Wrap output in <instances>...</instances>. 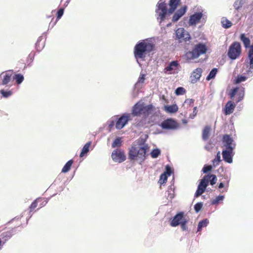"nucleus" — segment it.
I'll return each instance as SVG.
<instances>
[{
  "mask_svg": "<svg viewBox=\"0 0 253 253\" xmlns=\"http://www.w3.org/2000/svg\"><path fill=\"white\" fill-rule=\"evenodd\" d=\"M116 120L114 119H110L107 122L108 127L109 128V131H111V129L114 126Z\"/></svg>",
  "mask_w": 253,
  "mask_h": 253,
  "instance_id": "obj_48",
  "label": "nucleus"
},
{
  "mask_svg": "<svg viewBox=\"0 0 253 253\" xmlns=\"http://www.w3.org/2000/svg\"><path fill=\"white\" fill-rule=\"evenodd\" d=\"M187 10V6L185 5L178 9L172 16V22L174 23L178 21L185 14Z\"/></svg>",
  "mask_w": 253,
  "mask_h": 253,
  "instance_id": "obj_17",
  "label": "nucleus"
},
{
  "mask_svg": "<svg viewBox=\"0 0 253 253\" xmlns=\"http://www.w3.org/2000/svg\"><path fill=\"white\" fill-rule=\"evenodd\" d=\"M47 203V201H44V202H43L42 203V204H41V207H43V206H44Z\"/></svg>",
  "mask_w": 253,
  "mask_h": 253,
  "instance_id": "obj_57",
  "label": "nucleus"
},
{
  "mask_svg": "<svg viewBox=\"0 0 253 253\" xmlns=\"http://www.w3.org/2000/svg\"><path fill=\"white\" fill-rule=\"evenodd\" d=\"M122 141L121 137L116 138L112 143V147H118L122 145Z\"/></svg>",
  "mask_w": 253,
  "mask_h": 253,
  "instance_id": "obj_37",
  "label": "nucleus"
},
{
  "mask_svg": "<svg viewBox=\"0 0 253 253\" xmlns=\"http://www.w3.org/2000/svg\"><path fill=\"white\" fill-rule=\"evenodd\" d=\"M241 53V45L240 42H233L229 46L227 52L228 57L231 60L239 58Z\"/></svg>",
  "mask_w": 253,
  "mask_h": 253,
  "instance_id": "obj_7",
  "label": "nucleus"
},
{
  "mask_svg": "<svg viewBox=\"0 0 253 253\" xmlns=\"http://www.w3.org/2000/svg\"><path fill=\"white\" fill-rule=\"evenodd\" d=\"M0 93L2 95L3 97L7 98L11 96L13 92L10 90L1 89L0 90Z\"/></svg>",
  "mask_w": 253,
  "mask_h": 253,
  "instance_id": "obj_33",
  "label": "nucleus"
},
{
  "mask_svg": "<svg viewBox=\"0 0 253 253\" xmlns=\"http://www.w3.org/2000/svg\"><path fill=\"white\" fill-rule=\"evenodd\" d=\"M73 163V160H70L68 161L64 165L62 169V172L63 173H66L68 172L70 169H71V166Z\"/></svg>",
  "mask_w": 253,
  "mask_h": 253,
  "instance_id": "obj_30",
  "label": "nucleus"
},
{
  "mask_svg": "<svg viewBox=\"0 0 253 253\" xmlns=\"http://www.w3.org/2000/svg\"><path fill=\"white\" fill-rule=\"evenodd\" d=\"M4 234H6V235H5V237H6V238H7L5 240V241H6V240H8L9 239H10V235H8V234L9 233H3L2 234V235H3V236Z\"/></svg>",
  "mask_w": 253,
  "mask_h": 253,
  "instance_id": "obj_56",
  "label": "nucleus"
},
{
  "mask_svg": "<svg viewBox=\"0 0 253 253\" xmlns=\"http://www.w3.org/2000/svg\"><path fill=\"white\" fill-rule=\"evenodd\" d=\"M244 2L243 0H236L233 3V7L234 9V12L235 16L239 17L238 12L241 9Z\"/></svg>",
  "mask_w": 253,
  "mask_h": 253,
  "instance_id": "obj_21",
  "label": "nucleus"
},
{
  "mask_svg": "<svg viewBox=\"0 0 253 253\" xmlns=\"http://www.w3.org/2000/svg\"><path fill=\"white\" fill-rule=\"evenodd\" d=\"M64 9L63 8H61L57 12V20H59L63 15Z\"/></svg>",
  "mask_w": 253,
  "mask_h": 253,
  "instance_id": "obj_49",
  "label": "nucleus"
},
{
  "mask_svg": "<svg viewBox=\"0 0 253 253\" xmlns=\"http://www.w3.org/2000/svg\"><path fill=\"white\" fill-rule=\"evenodd\" d=\"M222 26L225 29L230 28L232 25V22L228 20L226 17H222L221 20Z\"/></svg>",
  "mask_w": 253,
  "mask_h": 253,
  "instance_id": "obj_28",
  "label": "nucleus"
},
{
  "mask_svg": "<svg viewBox=\"0 0 253 253\" xmlns=\"http://www.w3.org/2000/svg\"><path fill=\"white\" fill-rule=\"evenodd\" d=\"M202 69L200 68H198L194 70L190 76L191 82L192 84L196 83L201 77L202 73Z\"/></svg>",
  "mask_w": 253,
  "mask_h": 253,
  "instance_id": "obj_20",
  "label": "nucleus"
},
{
  "mask_svg": "<svg viewBox=\"0 0 253 253\" xmlns=\"http://www.w3.org/2000/svg\"><path fill=\"white\" fill-rule=\"evenodd\" d=\"M111 158L114 162L118 163H121L126 160L124 152L119 149H116L112 152Z\"/></svg>",
  "mask_w": 253,
  "mask_h": 253,
  "instance_id": "obj_11",
  "label": "nucleus"
},
{
  "mask_svg": "<svg viewBox=\"0 0 253 253\" xmlns=\"http://www.w3.org/2000/svg\"><path fill=\"white\" fill-rule=\"evenodd\" d=\"M178 108L176 104L171 105H166L164 106V110L167 113L173 114L178 111Z\"/></svg>",
  "mask_w": 253,
  "mask_h": 253,
  "instance_id": "obj_23",
  "label": "nucleus"
},
{
  "mask_svg": "<svg viewBox=\"0 0 253 253\" xmlns=\"http://www.w3.org/2000/svg\"><path fill=\"white\" fill-rule=\"evenodd\" d=\"M145 74H141L138 78V81L135 84V85H137L138 84H143L145 80Z\"/></svg>",
  "mask_w": 253,
  "mask_h": 253,
  "instance_id": "obj_51",
  "label": "nucleus"
},
{
  "mask_svg": "<svg viewBox=\"0 0 253 253\" xmlns=\"http://www.w3.org/2000/svg\"><path fill=\"white\" fill-rule=\"evenodd\" d=\"M197 107H195L193 108V113L191 114H190V118L191 119H194L195 117V116L197 115Z\"/></svg>",
  "mask_w": 253,
  "mask_h": 253,
  "instance_id": "obj_52",
  "label": "nucleus"
},
{
  "mask_svg": "<svg viewBox=\"0 0 253 253\" xmlns=\"http://www.w3.org/2000/svg\"><path fill=\"white\" fill-rule=\"evenodd\" d=\"M180 0H169V9L167 8V4L165 0H160L156 5L155 10L157 19L160 24L167 18L172 14L176 9L180 3Z\"/></svg>",
  "mask_w": 253,
  "mask_h": 253,
  "instance_id": "obj_1",
  "label": "nucleus"
},
{
  "mask_svg": "<svg viewBox=\"0 0 253 253\" xmlns=\"http://www.w3.org/2000/svg\"><path fill=\"white\" fill-rule=\"evenodd\" d=\"M42 38L40 37L38 39V41L36 43V47L38 50H41L44 46V42L42 44V46H40V42L42 41Z\"/></svg>",
  "mask_w": 253,
  "mask_h": 253,
  "instance_id": "obj_41",
  "label": "nucleus"
},
{
  "mask_svg": "<svg viewBox=\"0 0 253 253\" xmlns=\"http://www.w3.org/2000/svg\"><path fill=\"white\" fill-rule=\"evenodd\" d=\"M235 154L234 150L223 149L222 155L223 160L229 164L233 162V157Z\"/></svg>",
  "mask_w": 253,
  "mask_h": 253,
  "instance_id": "obj_15",
  "label": "nucleus"
},
{
  "mask_svg": "<svg viewBox=\"0 0 253 253\" xmlns=\"http://www.w3.org/2000/svg\"><path fill=\"white\" fill-rule=\"evenodd\" d=\"M179 65L178 61L176 60L172 61L164 69V72L167 74H171L172 72L176 70Z\"/></svg>",
  "mask_w": 253,
  "mask_h": 253,
  "instance_id": "obj_19",
  "label": "nucleus"
},
{
  "mask_svg": "<svg viewBox=\"0 0 253 253\" xmlns=\"http://www.w3.org/2000/svg\"><path fill=\"white\" fill-rule=\"evenodd\" d=\"M203 206L202 202H198L194 205V208L195 212L198 213L202 209Z\"/></svg>",
  "mask_w": 253,
  "mask_h": 253,
  "instance_id": "obj_42",
  "label": "nucleus"
},
{
  "mask_svg": "<svg viewBox=\"0 0 253 253\" xmlns=\"http://www.w3.org/2000/svg\"><path fill=\"white\" fill-rule=\"evenodd\" d=\"M173 170L171 169V167L169 165H167L165 167V170L163 173L168 176H170Z\"/></svg>",
  "mask_w": 253,
  "mask_h": 253,
  "instance_id": "obj_43",
  "label": "nucleus"
},
{
  "mask_svg": "<svg viewBox=\"0 0 253 253\" xmlns=\"http://www.w3.org/2000/svg\"><path fill=\"white\" fill-rule=\"evenodd\" d=\"M69 0H68L67 1V2H68V1H69Z\"/></svg>",
  "mask_w": 253,
  "mask_h": 253,
  "instance_id": "obj_64",
  "label": "nucleus"
},
{
  "mask_svg": "<svg viewBox=\"0 0 253 253\" xmlns=\"http://www.w3.org/2000/svg\"><path fill=\"white\" fill-rule=\"evenodd\" d=\"M217 73V69L216 68H213L210 71L209 75L206 77V80L207 81H210L211 80L214 79L215 78Z\"/></svg>",
  "mask_w": 253,
  "mask_h": 253,
  "instance_id": "obj_31",
  "label": "nucleus"
},
{
  "mask_svg": "<svg viewBox=\"0 0 253 253\" xmlns=\"http://www.w3.org/2000/svg\"><path fill=\"white\" fill-rule=\"evenodd\" d=\"M153 105H145L144 102L139 101L132 107L131 114L134 117L143 115L146 117L153 113Z\"/></svg>",
  "mask_w": 253,
  "mask_h": 253,
  "instance_id": "obj_4",
  "label": "nucleus"
},
{
  "mask_svg": "<svg viewBox=\"0 0 253 253\" xmlns=\"http://www.w3.org/2000/svg\"><path fill=\"white\" fill-rule=\"evenodd\" d=\"M186 92V90L183 87H178L175 90V93L177 95L184 94Z\"/></svg>",
  "mask_w": 253,
  "mask_h": 253,
  "instance_id": "obj_40",
  "label": "nucleus"
},
{
  "mask_svg": "<svg viewBox=\"0 0 253 253\" xmlns=\"http://www.w3.org/2000/svg\"><path fill=\"white\" fill-rule=\"evenodd\" d=\"M175 35L180 42H187L190 40L191 37L189 33L183 28H178L175 31Z\"/></svg>",
  "mask_w": 253,
  "mask_h": 253,
  "instance_id": "obj_12",
  "label": "nucleus"
},
{
  "mask_svg": "<svg viewBox=\"0 0 253 253\" xmlns=\"http://www.w3.org/2000/svg\"><path fill=\"white\" fill-rule=\"evenodd\" d=\"M155 44L148 42V39L141 40L138 42L134 47V56L137 62L139 64L138 60H144L147 55L153 51Z\"/></svg>",
  "mask_w": 253,
  "mask_h": 253,
  "instance_id": "obj_2",
  "label": "nucleus"
},
{
  "mask_svg": "<svg viewBox=\"0 0 253 253\" xmlns=\"http://www.w3.org/2000/svg\"><path fill=\"white\" fill-rule=\"evenodd\" d=\"M131 120V114L129 113H124L117 120L116 123V128L117 129H122Z\"/></svg>",
  "mask_w": 253,
  "mask_h": 253,
  "instance_id": "obj_9",
  "label": "nucleus"
},
{
  "mask_svg": "<svg viewBox=\"0 0 253 253\" xmlns=\"http://www.w3.org/2000/svg\"><path fill=\"white\" fill-rule=\"evenodd\" d=\"M250 4L253 6V1Z\"/></svg>",
  "mask_w": 253,
  "mask_h": 253,
  "instance_id": "obj_63",
  "label": "nucleus"
},
{
  "mask_svg": "<svg viewBox=\"0 0 253 253\" xmlns=\"http://www.w3.org/2000/svg\"><path fill=\"white\" fill-rule=\"evenodd\" d=\"M240 38L245 47L246 48H249L248 61L246 62L249 64V69L247 71V73L250 74L253 72V44L251 45V41L249 38L246 36L245 34H241Z\"/></svg>",
  "mask_w": 253,
  "mask_h": 253,
  "instance_id": "obj_5",
  "label": "nucleus"
},
{
  "mask_svg": "<svg viewBox=\"0 0 253 253\" xmlns=\"http://www.w3.org/2000/svg\"><path fill=\"white\" fill-rule=\"evenodd\" d=\"M204 176H208V177L206 178L207 180L208 181V183L210 182V184L211 185H213L215 184L217 180V177L214 174H208L207 175H205Z\"/></svg>",
  "mask_w": 253,
  "mask_h": 253,
  "instance_id": "obj_29",
  "label": "nucleus"
},
{
  "mask_svg": "<svg viewBox=\"0 0 253 253\" xmlns=\"http://www.w3.org/2000/svg\"><path fill=\"white\" fill-rule=\"evenodd\" d=\"M182 123L184 124H186L187 123V121L185 119L182 120Z\"/></svg>",
  "mask_w": 253,
  "mask_h": 253,
  "instance_id": "obj_59",
  "label": "nucleus"
},
{
  "mask_svg": "<svg viewBox=\"0 0 253 253\" xmlns=\"http://www.w3.org/2000/svg\"><path fill=\"white\" fill-rule=\"evenodd\" d=\"M149 149L147 144H139L138 145L132 146L128 151V158L133 161H136L139 164L145 160L146 153Z\"/></svg>",
  "mask_w": 253,
  "mask_h": 253,
  "instance_id": "obj_3",
  "label": "nucleus"
},
{
  "mask_svg": "<svg viewBox=\"0 0 253 253\" xmlns=\"http://www.w3.org/2000/svg\"><path fill=\"white\" fill-rule=\"evenodd\" d=\"M40 200V198H37L36 199L34 202H32L31 205L30 206V213L31 212V211L34 210L35 208H36L38 205V202Z\"/></svg>",
  "mask_w": 253,
  "mask_h": 253,
  "instance_id": "obj_47",
  "label": "nucleus"
},
{
  "mask_svg": "<svg viewBox=\"0 0 253 253\" xmlns=\"http://www.w3.org/2000/svg\"><path fill=\"white\" fill-rule=\"evenodd\" d=\"M224 187V184L223 182H220L218 184V188L219 189H221V188H223Z\"/></svg>",
  "mask_w": 253,
  "mask_h": 253,
  "instance_id": "obj_55",
  "label": "nucleus"
},
{
  "mask_svg": "<svg viewBox=\"0 0 253 253\" xmlns=\"http://www.w3.org/2000/svg\"><path fill=\"white\" fill-rule=\"evenodd\" d=\"M209 223V221L207 218L200 221L198 225L197 232L201 231L203 227H207Z\"/></svg>",
  "mask_w": 253,
  "mask_h": 253,
  "instance_id": "obj_27",
  "label": "nucleus"
},
{
  "mask_svg": "<svg viewBox=\"0 0 253 253\" xmlns=\"http://www.w3.org/2000/svg\"><path fill=\"white\" fill-rule=\"evenodd\" d=\"M221 161L220 152H218L215 158L212 161V163L214 167L218 166L219 162Z\"/></svg>",
  "mask_w": 253,
  "mask_h": 253,
  "instance_id": "obj_38",
  "label": "nucleus"
},
{
  "mask_svg": "<svg viewBox=\"0 0 253 253\" xmlns=\"http://www.w3.org/2000/svg\"><path fill=\"white\" fill-rule=\"evenodd\" d=\"M13 80H15L16 83L19 84H21L24 80V76L21 74H16L13 77Z\"/></svg>",
  "mask_w": 253,
  "mask_h": 253,
  "instance_id": "obj_32",
  "label": "nucleus"
},
{
  "mask_svg": "<svg viewBox=\"0 0 253 253\" xmlns=\"http://www.w3.org/2000/svg\"><path fill=\"white\" fill-rule=\"evenodd\" d=\"M222 143L225 149L234 150L236 146L233 138L230 135L224 134L222 137Z\"/></svg>",
  "mask_w": 253,
  "mask_h": 253,
  "instance_id": "obj_10",
  "label": "nucleus"
},
{
  "mask_svg": "<svg viewBox=\"0 0 253 253\" xmlns=\"http://www.w3.org/2000/svg\"><path fill=\"white\" fill-rule=\"evenodd\" d=\"M168 179V176L165 174L162 173L160 175V179L159 182L160 184H162L167 182Z\"/></svg>",
  "mask_w": 253,
  "mask_h": 253,
  "instance_id": "obj_45",
  "label": "nucleus"
},
{
  "mask_svg": "<svg viewBox=\"0 0 253 253\" xmlns=\"http://www.w3.org/2000/svg\"><path fill=\"white\" fill-rule=\"evenodd\" d=\"M211 128L209 126H206L203 130L202 138L204 141L207 140L210 136Z\"/></svg>",
  "mask_w": 253,
  "mask_h": 253,
  "instance_id": "obj_26",
  "label": "nucleus"
},
{
  "mask_svg": "<svg viewBox=\"0 0 253 253\" xmlns=\"http://www.w3.org/2000/svg\"><path fill=\"white\" fill-rule=\"evenodd\" d=\"M245 95V88H242V90L238 94V98L236 100V102L238 103L242 101Z\"/></svg>",
  "mask_w": 253,
  "mask_h": 253,
  "instance_id": "obj_39",
  "label": "nucleus"
},
{
  "mask_svg": "<svg viewBox=\"0 0 253 253\" xmlns=\"http://www.w3.org/2000/svg\"><path fill=\"white\" fill-rule=\"evenodd\" d=\"M168 198L171 199L173 198V194L169 193V195L168 196Z\"/></svg>",
  "mask_w": 253,
  "mask_h": 253,
  "instance_id": "obj_58",
  "label": "nucleus"
},
{
  "mask_svg": "<svg viewBox=\"0 0 253 253\" xmlns=\"http://www.w3.org/2000/svg\"><path fill=\"white\" fill-rule=\"evenodd\" d=\"M212 169V167L211 165H205L203 167L202 171L204 173H207L208 172L211 171Z\"/></svg>",
  "mask_w": 253,
  "mask_h": 253,
  "instance_id": "obj_44",
  "label": "nucleus"
},
{
  "mask_svg": "<svg viewBox=\"0 0 253 253\" xmlns=\"http://www.w3.org/2000/svg\"><path fill=\"white\" fill-rule=\"evenodd\" d=\"M91 144V141H89L87 142L83 147L81 152L80 154V157H83L89 152V147L90 146Z\"/></svg>",
  "mask_w": 253,
  "mask_h": 253,
  "instance_id": "obj_25",
  "label": "nucleus"
},
{
  "mask_svg": "<svg viewBox=\"0 0 253 253\" xmlns=\"http://www.w3.org/2000/svg\"><path fill=\"white\" fill-rule=\"evenodd\" d=\"M55 23H56V22H55V23H54L53 24V25H52V27H53L54 25H55Z\"/></svg>",
  "mask_w": 253,
  "mask_h": 253,
  "instance_id": "obj_62",
  "label": "nucleus"
},
{
  "mask_svg": "<svg viewBox=\"0 0 253 253\" xmlns=\"http://www.w3.org/2000/svg\"><path fill=\"white\" fill-rule=\"evenodd\" d=\"M188 222V220L186 218L185 220H183L179 225L181 226V228L183 231H186L188 229V227L186 225L187 223Z\"/></svg>",
  "mask_w": 253,
  "mask_h": 253,
  "instance_id": "obj_46",
  "label": "nucleus"
},
{
  "mask_svg": "<svg viewBox=\"0 0 253 253\" xmlns=\"http://www.w3.org/2000/svg\"><path fill=\"white\" fill-rule=\"evenodd\" d=\"M211 141L209 142V144L205 145V149L207 150V151H210L211 150V147L210 146V145H211Z\"/></svg>",
  "mask_w": 253,
  "mask_h": 253,
  "instance_id": "obj_54",
  "label": "nucleus"
},
{
  "mask_svg": "<svg viewBox=\"0 0 253 253\" xmlns=\"http://www.w3.org/2000/svg\"><path fill=\"white\" fill-rule=\"evenodd\" d=\"M238 90V87H234V88L231 89V90H230V93H229V95L231 99L233 98L235 96L236 94L237 93Z\"/></svg>",
  "mask_w": 253,
  "mask_h": 253,
  "instance_id": "obj_50",
  "label": "nucleus"
},
{
  "mask_svg": "<svg viewBox=\"0 0 253 253\" xmlns=\"http://www.w3.org/2000/svg\"><path fill=\"white\" fill-rule=\"evenodd\" d=\"M207 51L206 44L202 42L196 44L191 51H189L185 54V57L188 59H195L200 55L205 54Z\"/></svg>",
  "mask_w": 253,
  "mask_h": 253,
  "instance_id": "obj_6",
  "label": "nucleus"
},
{
  "mask_svg": "<svg viewBox=\"0 0 253 253\" xmlns=\"http://www.w3.org/2000/svg\"><path fill=\"white\" fill-rule=\"evenodd\" d=\"M235 106L236 105L231 101H228L225 106L224 114L226 115L232 114L234 110Z\"/></svg>",
  "mask_w": 253,
  "mask_h": 253,
  "instance_id": "obj_22",
  "label": "nucleus"
},
{
  "mask_svg": "<svg viewBox=\"0 0 253 253\" xmlns=\"http://www.w3.org/2000/svg\"><path fill=\"white\" fill-rule=\"evenodd\" d=\"M12 73L10 71L2 72L0 74V85L8 86L11 82Z\"/></svg>",
  "mask_w": 253,
  "mask_h": 253,
  "instance_id": "obj_14",
  "label": "nucleus"
},
{
  "mask_svg": "<svg viewBox=\"0 0 253 253\" xmlns=\"http://www.w3.org/2000/svg\"><path fill=\"white\" fill-rule=\"evenodd\" d=\"M185 219L184 217V213L183 212H179L174 216L170 221V225L172 227H176Z\"/></svg>",
  "mask_w": 253,
  "mask_h": 253,
  "instance_id": "obj_16",
  "label": "nucleus"
},
{
  "mask_svg": "<svg viewBox=\"0 0 253 253\" xmlns=\"http://www.w3.org/2000/svg\"><path fill=\"white\" fill-rule=\"evenodd\" d=\"M248 10L247 13V20L250 21V23H253V6L249 4L247 7Z\"/></svg>",
  "mask_w": 253,
  "mask_h": 253,
  "instance_id": "obj_24",
  "label": "nucleus"
},
{
  "mask_svg": "<svg viewBox=\"0 0 253 253\" xmlns=\"http://www.w3.org/2000/svg\"><path fill=\"white\" fill-rule=\"evenodd\" d=\"M247 79V77L242 75H238L235 78V83L236 84H238L243 82H245Z\"/></svg>",
  "mask_w": 253,
  "mask_h": 253,
  "instance_id": "obj_36",
  "label": "nucleus"
},
{
  "mask_svg": "<svg viewBox=\"0 0 253 253\" xmlns=\"http://www.w3.org/2000/svg\"><path fill=\"white\" fill-rule=\"evenodd\" d=\"M208 176H204L201 180L196 193L194 195L195 198H197L201 196L203 193L205 192V190L208 186V181L206 179Z\"/></svg>",
  "mask_w": 253,
  "mask_h": 253,
  "instance_id": "obj_13",
  "label": "nucleus"
},
{
  "mask_svg": "<svg viewBox=\"0 0 253 253\" xmlns=\"http://www.w3.org/2000/svg\"><path fill=\"white\" fill-rule=\"evenodd\" d=\"M224 195H219L217 196L215 199H213L211 201V204L217 205L219 204V203L223 201L224 199Z\"/></svg>",
  "mask_w": 253,
  "mask_h": 253,
  "instance_id": "obj_34",
  "label": "nucleus"
},
{
  "mask_svg": "<svg viewBox=\"0 0 253 253\" xmlns=\"http://www.w3.org/2000/svg\"><path fill=\"white\" fill-rule=\"evenodd\" d=\"M203 14L202 12H195L191 15L189 19V25L190 26H195L200 22L203 17Z\"/></svg>",
  "mask_w": 253,
  "mask_h": 253,
  "instance_id": "obj_18",
  "label": "nucleus"
},
{
  "mask_svg": "<svg viewBox=\"0 0 253 253\" xmlns=\"http://www.w3.org/2000/svg\"><path fill=\"white\" fill-rule=\"evenodd\" d=\"M170 25H171V23H169V24H167V27H169Z\"/></svg>",
  "mask_w": 253,
  "mask_h": 253,
  "instance_id": "obj_60",
  "label": "nucleus"
},
{
  "mask_svg": "<svg viewBox=\"0 0 253 253\" xmlns=\"http://www.w3.org/2000/svg\"><path fill=\"white\" fill-rule=\"evenodd\" d=\"M194 102V100L193 99H186L184 103L186 104L191 105L193 104Z\"/></svg>",
  "mask_w": 253,
  "mask_h": 253,
  "instance_id": "obj_53",
  "label": "nucleus"
},
{
  "mask_svg": "<svg viewBox=\"0 0 253 253\" xmlns=\"http://www.w3.org/2000/svg\"><path fill=\"white\" fill-rule=\"evenodd\" d=\"M55 23H56V22H55V23H54L53 24V25H52V27H53L54 25H55Z\"/></svg>",
  "mask_w": 253,
  "mask_h": 253,
  "instance_id": "obj_61",
  "label": "nucleus"
},
{
  "mask_svg": "<svg viewBox=\"0 0 253 253\" xmlns=\"http://www.w3.org/2000/svg\"><path fill=\"white\" fill-rule=\"evenodd\" d=\"M160 154L161 150L159 148L153 149L150 153L151 156L153 159L158 158Z\"/></svg>",
  "mask_w": 253,
  "mask_h": 253,
  "instance_id": "obj_35",
  "label": "nucleus"
},
{
  "mask_svg": "<svg viewBox=\"0 0 253 253\" xmlns=\"http://www.w3.org/2000/svg\"><path fill=\"white\" fill-rule=\"evenodd\" d=\"M160 126L163 129L175 130L178 128L179 125L174 119L168 118L163 121Z\"/></svg>",
  "mask_w": 253,
  "mask_h": 253,
  "instance_id": "obj_8",
  "label": "nucleus"
}]
</instances>
